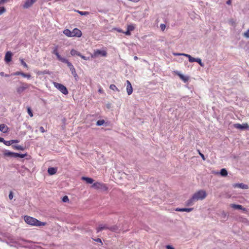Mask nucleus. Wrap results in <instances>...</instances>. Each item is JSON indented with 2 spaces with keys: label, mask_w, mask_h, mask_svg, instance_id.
Instances as JSON below:
<instances>
[{
  "label": "nucleus",
  "mask_w": 249,
  "mask_h": 249,
  "mask_svg": "<svg viewBox=\"0 0 249 249\" xmlns=\"http://www.w3.org/2000/svg\"><path fill=\"white\" fill-rule=\"evenodd\" d=\"M206 196L207 193L206 191L203 190H200L193 195V199L195 198L196 201L199 200L204 199L206 198Z\"/></svg>",
  "instance_id": "obj_2"
},
{
  "label": "nucleus",
  "mask_w": 249,
  "mask_h": 249,
  "mask_svg": "<svg viewBox=\"0 0 249 249\" xmlns=\"http://www.w3.org/2000/svg\"><path fill=\"white\" fill-rule=\"evenodd\" d=\"M149 229V227H146L145 228V230L146 231H148Z\"/></svg>",
  "instance_id": "obj_61"
},
{
  "label": "nucleus",
  "mask_w": 249,
  "mask_h": 249,
  "mask_svg": "<svg viewBox=\"0 0 249 249\" xmlns=\"http://www.w3.org/2000/svg\"><path fill=\"white\" fill-rule=\"evenodd\" d=\"M10 0H0V5L8 2Z\"/></svg>",
  "instance_id": "obj_45"
},
{
  "label": "nucleus",
  "mask_w": 249,
  "mask_h": 249,
  "mask_svg": "<svg viewBox=\"0 0 249 249\" xmlns=\"http://www.w3.org/2000/svg\"><path fill=\"white\" fill-rule=\"evenodd\" d=\"M81 179L86 181L88 184H92L94 181V180L92 178L86 177H82Z\"/></svg>",
  "instance_id": "obj_20"
},
{
  "label": "nucleus",
  "mask_w": 249,
  "mask_h": 249,
  "mask_svg": "<svg viewBox=\"0 0 249 249\" xmlns=\"http://www.w3.org/2000/svg\"><path fill=\"white\" fill-rule=\"evenodd\" d=\"M193 210V208H181V212L189 213Z\"/></svg>",
  "instance_id": "obj_34"
},
{
  "label": "nucleus",
  "mask_w": 249,
  "mask_h": 249,
  "mask_svg": "<svg viewBox=\"0 0 249 249\" xmlns=\"http://www.w3.org/2000/svg\"><path fill=\"white\" fill-rule=\"evenodd\" d=\"M179 76L184 82H186L188 80V78L187 77H185L184 75H183L182 74H179Z\"/></svg>",
  "instance_id": "obj_35"
},
{
  "label": "nucleus",
  "mask_w": 249,
  "mask_h": 249,
  "mask_svg": "<svg viewBox=\"0 0 249 249\" xmlns=\"http://www.w3.org/2000/svg\"><path fill=\"white\" fill-rule=\"evenodd\" d=\"M81 31L77 28H74L72 31V36L81 37L82 36Z\"/></svg>",
  "instance_id": "obj_10"
},
{
  "label": "nucleus",
  "mask_w": 249,
  "mask_h": 249,
  "mask_svg": "<svg viewBox=\"0 0 249 249\" xmlns=\"http://www.w3.org/2000/svg\"><path fill=\"white\" fill-rule=\"evenodd\" d=\"M196 200L195 198L193 199V196H192L189 199H188L187 201H186V205L187 206H192L194 205L195 202H196Z\"/></svg>",
  "instance_id": "obj_17"
},
{
  "label": "nucleus",
  "mask_w": 249,
  "mask_h": 249,
  "mask_svg": "<svg viewBox=\"0 0 249 249\" xmlns=\"http://www.w3.org/2000/svg\"><path fill=\"white\" fill-rule=\"evenodd\" d=\"M71 54L72 56H74V55H77V56H79L80 55V53L77 52V51L74 50V49H72L71 50Z\"/></svg>",
  "instance_id": "obj_25"
},
{
  "label": "nucleus",
  "mask_w": 249,
  "mask_h": 249,
  "mask_svg": "<svg viewBox=\"0 0 249 249\" xmlns=\"http://www.w3.org/2000/svg\"><path fill=\"white\" fill-rule=\"evenodd\" d=\"M231 0H228L227 1V4H230L231 3Z\"/></svg>",
  "instance_id": "obj_59"
},
{
  "label": "nucleus",
  "mask_w": 249,
  "mask_h": 249,
  "mask_svg": "<svg viewBox=\"0 0 249 249\" xmlns=\"http://www.w3.org/2000/svg\"><path fill=\"white\" fill-rule=\"evenodd\" d=\"M92 187L96 189H100L103 191H107V187L105 184L98 182L94 183L92 185Z\"/></svg>",
  "instance_id": "obj_4"
},
{
  "label": "nucleus",
  "mask_w": 249,
  "mask_h": 249,
  "mask_svg": "<svg viewBox=\"0 0 249 249\" xmlns=\"http://www.w3.org/2000/svg\"><path fill=\"white\" fill-rule=\"evenodd\" d=\"M234 187H238L242 189H247L248 188V186L244 183H237L234 185Z\"/></svg>",
  "instance_id": "obj_15"
},
{
  "label": "nucleus",
  "mask_w": 249,
  "mask_h": 249,
  "mask_svg": "<svg viewBox=\"0 0 249 249\" xmlns=\"http://www.w3.org/2000/svg\"><path fill=\"white\" fill-rule=\"evenodd\" d=\"M27 155L26 154H19L18 153H15V158H23Z\"/></svg>",
  "instance_id": "obj_26"
},
{
  "label": "nucleus",
  "mask_w": 249,
  "mask_h": 249,
  "mask_svg": "<svg viewBox=\"0 0 249 249\" xmlns=\"http://www.w3.org/2000/svg\"><path fill=\"white\" fill-rule=\"evenodd\" d=\"M8 127L5 124H0V131L3 133L7 132Z\"/></svg>",
  "instance_id": "obj_19"
},
{
  "label": "nucleus",
  "mask_w": 249,
  "mask_h": 249,
  "mask_svg": "<svg viewBox=\"0 0 249 249\" xmlns=\"http://www.w3.org/2000/svg\"><path fill=\"white\" fill-rule=\"evenodd\" d=\"M198 153H199V155L201 156V157L202 158V159L203 160H205V156L204 155L202 154L199 150H198Z\"/></svg>",
  "instance_id": "obj_47"
},
{
  "label": "nucleus",
  "mask_w": 249,
  "mask_h": 249,
  "mask_svg": "<svg viewBox=\"0 0 249 249\" xmlns=\"http://www.w3.org/2000/svg\"><path fill=\"white\" fill-rule=\"evenodd\" d=\"M176 211L178 212H181V208H177Z\"/></svg>",
  "instance_id": "obj_58"
},
{
  "label": "nucleus",
  "mask_w": 249,
  "mask_h": 249,
  "mask_svg": "<svg viewBox=\"0 0 249 249\" xmlns=\"http://www.w3.org/2000/svg\"><path fill=\"white\" fill-rule=\"evenodd\" d=\"M107 54V52L105 50H97L94 51L93 53L91 55V57L95 58L99 56H106Z\"/></svg>",
  "instance_id": "obj_5"
},
{
  "label": "nucleus",
  "mask_w": 249,
  "mask_h": 249,
  "mask_svg": "<svg viewBox=\"0 0 249 249\" xmlns=\"http://www.w3.org/2000/svg\"><path fill=\"white\" fill-rule=\"evenodd\" d=\"M4 156L5 157H13L15 158V153L10 152L8 150H5L4 152Z\"/></svg>",
  "instance_id": "obj_16"
},
{
  "label": "nucleus",
  "mask_w": 249,
  "mask_h": 249,
  "mask_svg": "<svg viewBox=\"0 0 249 249\" xmlns=\"http://www.w3.org/2000/svg\"><path fill=\"white\" fill-rule=\"evenodd\" d=\"M10 142L12 143V144L14 143H18L19 142V141L18 140H10Z\"/></svg>",
  "instance_id": "obj_49"
},
{
  "label": "nucleus",
  "mask_w": 249,
  "mask_h": 249,
  "mask_svg": "<svg viewBox=\"0 0 249 249\" xmlns=\"http://www.w3.org/2000/svg\"><path fill=\"white\" fill-rule=\"evenodd\" d=\"M94 241H95L96 242H99V243H102V240L100 238H97V239H94Z\"/></svg>",
  "instance_id": "obj_54"
},
{
  "label": "nucleus",
  "mask_w": 249,
  "mask_h": 249,
  "mask_svg": "<svg viewBox=\"0 0 249 249\" xmlns=\"http://www.w3.org/2000/svg\"><path fill=\"white\" fill-rule=\"evenodd\" d=\"M62 201L64 202H67L69 201V198L67 196H64L62 198Z\"/></svg>",
  "instance_id": "obj_40"
},
{
  "label": "nucleus",
  "mask_w": 249,
  "mask_h": 249,
  "mask_svg": "<svg viewBox=\"0 0 249 249\" xmlns=\"http://www.w3.org/2000/svg\"><path fill=\"white\" fill-rule=\"evenodd\" d=\"M105 123V121L104 120H98L96 123V125L98 126L102 125Z\"/></svg>",
  "instance_id": "obj_33"
},
{
  "label": "nucleus",
  "mask_w": 249,
  "mask_h": 249,
  "mask_svg": "<svg viewBox=\"0 0 249 249\" xmlns=\"http://www.w3.org/2000/svg\"><path fill=\"white\" fill-rule=\"evenodd\" d=\"M4 139L3 138L0 137V142H2L4 143Z\"/></svg>",
  "instance_id": "obj_57"
},
{
  "label": "nucleus",
  "mask_w": 249,
  "mask_h": 249,
  "mask_svg": "<svg viewBox=\"0 0 249 249\" xmlns=\"http://www.w3.org/2000/svg\"><path fill=\"white\" fill-rule=\"evenodd\" d=\"M166 248L167 249H175L174 247H173L171 245H167Z\"/></svg>",
  "instance_id": "obj_53"
},
{
  "label": "nucleus",
  "mask_w": 249,
  "mask_h": 249,
  "mask_svg": "<svg viewBox=\"0 0 249 249\" xmlns=\"http://www.w3.org/2000/svg\"><path fill=\"white\" fill-rule=\"evenodd\" d=\"M6 11V10L4 7H1L0 8V15L3 14Z\"/></svg>",
  "instance_id": "obj_39"
},
{
  "label": "nucleus",
  "mask_w": 249,
  "mask_h": 249,
  "mask_svg": "<svg viewBox=\"0 0 249 249\" xmlns=\"http://www.w3.org/2000/svg\"><path fill=\"white\" fill-rule=\"evenodd\" d=\"M27 111H28V113L29 114V115L31 116V117H33V114L32 113V109H31V108L30 107H28V108H27Z\"/></svg>",
  "instance_id": "obj_38"
},
{
  "label": "nucleus",
  "mask_w": 249,
  "mask_h": 249,
  "mask_svg": "<svg viewBox=\"0 0 249 249\" xmlns=\"http://www.w3.org/2000/svg\"><path fill=\"white\" fill-rule=\"evenodd\" d=\"M160 27L161 31H163L165 29L166 25L165 24L162 23L160 25Z\"/></svg>",
  "instance_id": "obj_44"
},
{
  "label": "nucleus",
  "mask_w": 249,
  "mask_h": 249,
  "mask_svg": "<svg viewBox=\"0 0 249 249\" xmlns=\"http://www.w3.org/2000/svg\"><path fill=\"white\" fill-rule=\"evenodd\" d=\"M183 56H185L188 58L189 61L191 63H193L196 62V58H194L192 57L190 54H183Z\"/></svg>",
  "instance_id": "obj_23"
},
{
  "label": "nucleus",
  "mask_w": 249,
  "mask_h": 249,
  "mask_svg": "<svg viewBox=\"0 0 249 249\" xmlns=\"http://www.w3.org/2000/svg\"><path fill=\"white\" fill-rule=\"evenodd\" d=\"M58 53V52L57 48H54L53 50V53L54 54H55Z\"/></svg>",
  "instance_id": "obj_50"
},
{
  "label": "nucleus",
  "mask_w": 249,
  "mask_h": 249,
  "mask_svg": "<svg viewBox=\"0 0 249 249\" xmlns=\"http://www.w3.org/2000/svg\"><path fill=\"white\" fill-rule=\"evenodd\" d=\"M126 91L128 95L131 94L133 92L132 87L129 80H126Z\"/></svg>",
  "instance_id": "obj_9"
},
{
  "label": "nucleus",
  "mask_w": 249,
  "mask_h": 249,
  "mask_svg": "<svg viewBox=\"0 0 249 249\" xmlns=\"http://www.w3.org/2000/svg\"><path fill=\"white\" fill-rule=\"evenodd\" d=\"M55 55L57 56V59L61 62L65 59V58L61 57L58 53Z\"/></svg>",
  "instance_id": "obj_36"
},
{
  "label": "nucleus",
  "mask_w": 249,
  "mask_h": 249,
  "mask_svg": "<svg viewBox=\"0 0 249 249\" xmlns=\"http://www.w3.org/2000/svg\"><path fill=\"white\" fill-rule=\"evenodd\" d=\"M138 57L137 56H135L134 57V59L135 60H137L138 59Z\"/></svg>",
  "instance_id": "obj_60"
},
{
  "label": "nucleus",
  "mask_w": 249,
  "mask_h": 249,
  "mask_svg": "<svg viewBox=\"0 0 249 249\" xmlns=\"http://www.w3.org/2000/svg\"><path fill=\"white\" fill-rule=\"evenodd\" d=\"M20 61L21 62V64L26 68H28V65L24 61L23 59H20Z\"/></svg>",
  "instance_id": "obj_37"
},
{
  "label": "nucleus",
  "mask_w": 249,
  "mask_h": 249,
  "mask_svg": "<svg viewBox=\"0 0 249 249\" xmlns=\"http://www.w3.org/2000/svg\"><path fill=\"white\" fill-rule=\"evenodd\" d=\"M36 0H26L23 5V7L25 9L29 8L31 7Z\"/></svg>",
  "instance_id": "obj_7"
},
{
  "label": "nucleus",
  "mask_w": 249,
  "mask_h": 249,
  "mask_svg": "<svg viewBox=\"0 0 249 249\" xmlns=\"http://www.w3.org/2000/svg\"><path fill=\"white\" fill-rule=\"evenodd\" d=\"M53 84L54 87L58 89L64 95H67L68 94V90L65 86L57 82H53Z\"/></svg>",
  "instance_id": "obj_3"
},
{
  "label": "nucleus",
  "mask_w": 249,
  "mask_h": 249,
  "mask_svg": "<svg viewBox=\"0 0 249 249\" xmlns=\"http://www.w3.org/2000/svg\"><path fill=\"white\" fill-rule=\"evenodd\" d=\"M63 33L68 37H72V31L69 29H65L63 31Z\"/></svg>",
  "instance_id": "obj_24"
},
{
  "label": "nucleus",
  "mask_w": 249,
  "mask_h": 249,
  "mask_svg": "<svg viewBox=\"0 0 249 249\" xmlns=\"http://www.w3.org/2000/svg\"><path fill=\"white\" fill-rule=\"evenodd\" d=\"M12 75H20L22 76L23 77L27 78L28 79H30L31 77V75L29 74H26L24 72H20V71H17V72L12 74Z\"/></svg>",
  "instance_id": "obj_11"
},
{
  "label": "nucleus",
  "mask_w": 249,
  "mask_h": 249,
  "mask_svg": "<svg viewBox=\"0 0 249 249\" xmlns=\"http://www.w3.org/2000/svg\"><path fill=\"white\" fill-rule=\"evenodd\" d=\"M110 89L114 90V91H119V89L116 87V86L114 84H111L109 86Z\"/></svg>",
  "instance_id": "obj_30"
},
{
  "label": "nucleus",
  "mask_w": 249,
  "mask_h": 249,
  "mask_svg": "<svg viewBox=\"0 0 249 249\" xmlns=\"http://www.w3.org/2000/svg\"><path fill=\"white\" fill-rule=\"evenodd\" d=\"M124 34L126 35H130V32L127 29V31L125 32H124Z\"/></svg>",
  "instance_id": "obj_55"
},
{
  "label": "nucleus",
  "mask_w": 249,
  "mask_h": 249,
  "mask_svg": "<svg viewBox=\"0 0 249 249\" xmlns=\"http://www.w3.org/2000/svg\"><path fill=\"white\" fill-rule=\"evenodd\" d=\"M173 54L175 56H179V55H183V54H186L185 53H174Z\"/></svg>",
  "instance_id": "obj_52"
},
{
  "label": "nucleus",
  "mask_w": 249,
  "mask_h": 249,
  "mask_svg": "<svg viewBox=\"0 0 249 249\" xmlns=\"http://www.w3.org/2000/svg\"><path fill=\"white\" fill-rule=\"evenodd\" d=\"M24 221L27 224L32 226H41L45 225V223L41 222L35 218L27 215L24 216Z\"/></svg>",
  "instance_id": "obj_1"
},
{
  "label": "nucleus",
  "mask_w": 249,
  "mask_h": 249,
  "mask_svg": "<svg viewBox=\"0 0 249 249\" xmlns=\"http://www.w3.org/2000/svg\"><path fill=\"white\" fill-rule=\"evenodd\" d=\"M4 144L7 146H10V145H12V143L10 142V141H4Z\"/></svg>",
  "instance_id": "obj_43"
},
{
  "label": "nucleus",
  "mask_w": 249,
  "mask_h": 249,
  "mask_svg": "<svg viewBox=\"0 0 249 249\" xmlns=\"http://www.w3.org/2000/svg\"><path fill=\"white\" fill-rule=\"evenodd\" d=\"M12 54L10 52H7L5 55V61L8 63L11 61Z\"/></svg>",
  "instance_id": "obj_13"
},
{
  "label": "nucleus",
  "mask_w": 249,
  "mask_h": 249,
  "mask_svg": "<svg viewBox=\"0 0 249 249\" xmlns=\"http://www.w3.org/2000/svg\"><path fill=\"white\" fill-rule=\"evenodd\" d=\"M62 62L66 63L67 64L68 67L69 68L70 70L72 68H73L74 66L72 65V64L69 61L68 59L65 58L62 61Z\"/></svg>",
  "instance_id": "obj_22"
},
{
  "label": "nucleus",
  "mask_w": 249,
  "mask_h": 249,
  "mask_svg": "<svg viewBox=\"0 0 249 249\" xmlns=\"http://www.w3.org/2000/svg\"><path fill=\"white\" fill-rule=\"evenodd\" d=\"M196 62H197L201 67L204 66V64L202 62L200 58H196Z\"/></svg>",
  "instance_id": "obj_32"
},
{
  "label": "nucleus",
  "mask_w": 249,
  "mask_h": 249,
  "mask_svg": "<svg viewBox=\"0 0 249 249\" xmlns=\"http://www.w3.org/2000/svg\"><path fill=\"white\" fill-rule=\"evenodd\" d=\"M234 127L237 129L244 130L245 129H247L249 126L247 124H234Z\"/></svg>",
  "instance_id": "obj_8"
},
{
  "label": "nucleus",
  "mask_w": 249,
  "mask_h": 249,
  "mask_svg": "<svg viewBox=\"0 0 249 249\" xmlns=\"http://www.w3.org/2000/svg\"><path fill=\"white\" fill-rule=\"evenodd\" d=\"M231 207L232 208H233L234 209H239V210H243L244 211H247L246 209L243 207V206L240 205L235 204H231Z\"/></svg>",
  "instance_id": "obj_12"
},
{
  "label": "nucleus",
  "mask_w": 249,
  "mask_h": 249,
  "mask_svg": "<svg viewBox=\"0 0 249 249\" xmlns=\"http://www.w3.org/2000/svg\"><path fill=\"white\" fill-rule=\"evenodd\" d=\"M108 227L106 225L101 224L96 228L97 232H99L103 230L108 229Z\"/></svg>",
  "instance_id": "obj_14"
},
{
  "label": "nucleus",
  "mask_w": 249,
  "mask_h": 249,
  "mask_svg": "<svg viewBox=\"0 0 249 249\" xmlns=\"http://www.w3.org/2000/svg\"><path fill=\"white\" fill-rule=\"evenodd\" d=\"M29 87V85L26 83H23L22 86L18 87L17 89V92L19 94L21 93L23 91H24L25 89H28Z\"/></svg>",
  "instance_id": "obj_6"
},
{
  "label": "nucleus",
  "mask_w": 249,
  "mask_h": 249,
  "mask_svg": "<svg viewBox=\"0 0 249 249\" xmlns=\"http://www.w3.org/2000/svg\"><path fill=\"white\" fill-rule=\"evenodd\" d=\"M244 36L247 38H249V29L246 32L244 33Z\"/></svg>",
  "instance_id": "obj_41"
},
{
  "label": "nucleus",
  "mask_w": 249,
  "mask_h": 249,
  "mask_svg": "<svg viewBox=\"0 0 249 249\" xmlns=\"http://www.w3.org/2000/svg\"><path fill=\"white\" fill-rule=\"evenodd\" d=\"M135 26L133 24H130L127 26V29L130 32L134 30Z\"/></svg>",
  "instance_id": "obj_31"
},
{
  "label": "nucleus",
  "mask_w": 249,
  "mask_h": 249,
  "mask_svg": "<svg viewBox=\"0 0 249 249\" xmlns=\"http://www.w3.org/2000/svg\"><path fill=\"white\" fill-rule=\"evenodd\" d=\"M108 229L112 231H116L118 230V227L117 226H113L108 227Z\"/></svg>",
  "instance_id": "obj_27"
},
{
  "label": "nucleus",
  "mask_w": 249,
  "mask_h": 249,
  "mask_svg": "<svg viewBox=\"0 0 249 249\" xmlns=\"http://www.w3.org/2000/svg\"><path fill=\"white\" fill-rule=\"evenodd\" d=\"M39 130L40 131L42 132V133H44L46 131L44 129V127L43 126H40L39 127Z\"/></svg>",
  "instance_id": "obj_51"
},
{
  "label": "nucleus",
  "mask_w": 249,
  "mask_h": 249,
  "mask_svg": "<svg viewBox=\"0 0 249 249\" xmlns=\"http://www.w3.org/2000/svg\"><path fill=\"white\" fill-rule=\"evenodd\" d=\"M70 71H71V74L74 77L75 79L76 80H77V79L78 78V76L76 73V71H75L74 67H73V68H71V69H70Z\"/></svg>",
  "instance_id": "obj_21"
},
{
  "label": "nucleus",
  "mask_w": 249,
  "mask_h": 249,
  "mask_svg": "<svg viewBox=\"0 0 249 249\" xmlns=\"http://www.w3.org/2000/svg\"><path fill=\"white\" fill-rule=\"evenodd\" d=\"M57 172V168L54 167H49L48 169V173L50 175L55 174Z\"/></svg>",
  "instance_id": "obj_18"
},
{
  "label": "nucleus",
  "mask_w": 249,
  "mask_h": 249,
  "mask_svg": "<svg viewBox=\"0 0 249 249\" xmlns=\"http://www.w3.org/2000/svg\"><path fill=\"white\" fill-rule=\"evenodd\" d=\"M12 147L17 150H23L24 148L21 145H12Z\"/></svg>",
  "instance_id": "obj_28"
},
{
  "label": "nucleus",
  "mask_w": 249,
  "mask_h": 249,
  "mask_svg": "<svg viewBox=\"0 0 249 249\" xmlns=\"http://www.w3.org/2000/svg\"><path fill=\"white\" fill-rule=\"evenodd\" d=\"M79 56H80V57H81L82 59H83L84 60H89V57H86L85 56H84L82 54H81V53H80V55H79Z\"/></svg>",
  "instance_id": "obj_42"
},
{
  "label": "nucleus",
  "mask_w": 249,
  "mask_h": 249,
  "mask_svg": "<svg viewBox=\"0 0 249 249\" xmlns=\"http://www.w3.org/2000/svg\"><path fill=\"white\" fill-rule=\"evenodd\" d=\"M79 13L81 15H85L86 14V12H79Z\"/></svg>",
  "instance_id": "obj_56"
},
{
  "label": "nucleus",
  "mask_w": 249,
  "mask_h": 249,
  "mask_svg": "<svg viewBox=\"0 0 249 249\" xmlns=\"http://www.w3.org/2000/svg\"><path fill=\"white\" fill-rule=\"evenodd\" d=\"M0 75L1 76H5V77H9V75L6 74H5L4 72H3V71H1V72H0Z\"/></svg>",
  "instance_id": "obj_46"
},
{
  "label": "nucleus",
  "mask_w": 249,
  "mask_h": 249,
  "mask_svg": "<svg viewBox=\"0 0 249 249\" xmlns=\"http://www.w3.org/2000/svg\"><path fill=\"white\" fill-rule=\"evenodd\" d=\"M220 174L222 176H226L228 174V172L225 169H222L220 172Z\"/></svg>",
  "instance_id": "obj_29"
},
{
  "label": "nucleus",
  "mask_w": 249,
  "mask_h": 249,
  "mask_svg": "<svg viewBox=\"0 0 249 249\" xmlns=\"http://www.w3.org/2000/svg\"><path fill=\"white\" fill-rule=\"evenodd\" d=\"M9 198L11 200L13 198V195L12 192H10V194H9Z\"/></svg>",
  "instance_id": "obj_48"
}]
</instances>
